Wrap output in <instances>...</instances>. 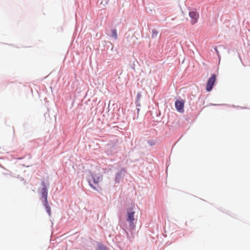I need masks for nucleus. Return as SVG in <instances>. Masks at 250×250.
<instances>
[{
  "mask_svg": "<svg viewBox=\"0 0 250 250\" xmlns=\"http://www.w3.org/2000/svg\"><path fill=\"white\" fill-rule=\"evenodd\" d=\"M184 101L183 100H177L175 102V107L178 111L183 113L184 110Z\"/></svg>",
  "mask_w": 250,
  "mask_h": 250,
  "instance_id": "5",
  "label": "nucleus"
},
{
  "mask_svg": "<svg viewBox=\"0 0 250 250\" xmlns=\"http://www.w3.org/2000/svg\"><path fill=\"white\" fill-rule=\"evenodd\" d=\"M153 144H152V143H150V145H152Z\"/></svg>",
  "mask_w": 250,
  "mask_h": 250,
  "instance_id": "12",
  "label": "nucleus"
},
{
  "mask_svg": "<svg viewBox=\"0 0 250 250\" xmlns=\"http://www.w3.org/2000/svg\"><path fill=\"white\" fill-rule=\"evenodd\" d=\"M44 206L48 215L49 216L51 215V208L48 205L47 200H46V201H44Z\"/></svg>",
  "mask_w": 250,
  "mask_h": 250,
  "instance_id": "7",
  "label": "nucleus"
},
{
  "mask_svg": "<svg viewBox=\"0 0 250 250\" xmlns=\"http://www.w3.org/2000/svg\"><path fill=\"white\" fill-rule=\"evenodd\" d=\"M189 17L191 19V23L192 25L195 24L197 23L199 19V14L197 12L194 11L190 12L189 13Z\"/></svg>",
  "mask_w": 250,
  "mask_h": 250,
  "instance_id": "4",
  "label": "nucleus"
},
{
  "mask_svg": "<svg viewBox=\"0 0 250 250\" xmlns=\"http://www.w3.org/2000/svg\"><path fill=\"white\" fill-rule=\"evenodd\" d=\"M111 34L113 37H114V39H117L118 35L116 29H113L111 31Z\"/></svg>",
  "mask_w": 250,
  "mask_h": 250,
  "instance_id": "8",
  "label": "nucleus"
},
{
  "mask_svg": "<svg viewBox=\"0 0 250 250\" xmlns=\"http://www.w3.org/2000/svg\"><path fill=\"white\" fill-rule=\"evenodd\" d=\"M97 250H106V248L103 245H99L97 248Z\"/></svg>",
  "mask_w": 250,
  "mask_h": 250,
  "instance_id": "11",
  "label": "nucleus"
},
{
  "mask_svg": "<svg viewBox=\"0 0 250 250\" xmlns=\"http://www.w3.org/2000/svg\"><path fill=\"white\" fill-rule=\"evenodd\" d=\"M135 212L133 208H128L127 209L126 221L129 223L130 228H134L135 225L134 221H135Z\"/></svg>",
  "mask_w": 250,
  "mask_h": 250,
  "instance_id": "1",
  "label": "nucleus"
},
{
  "mask_svg": "<svg viewBox=\"0 0 250 250\" xmlns=\"http://www.w3.org/2000/svg\"><path fill=\"white\" fill-rule=\"evenodd\" d=\"M42 189L41 193L42 195V197L44 199V201H46L47 200V189L46 187L44 181H42Z\"/></svg>",
  "mask_w": 250,
  "mask_h": 250,
  "instance_id": "6",
  "label": "nucleus"
},
{
  "mask_svg": "<svg viewBox=\"0 0 250 250\" xmlns=\"http://www.w3.org/2000/svg\"><path fill=\"white\" fill-rule=\"evenodd\" d=\"M158 32L155 29H153L152 31V38H154L158 35Z\"/></svg>",
  "mask_w": 250,
  "mask_h": 250,
  "instance_id": "10",
  "label": "nucleus"
},
{
  "mask_svg": "<svg viewBox=\"0 0 250 250\" xmlns=\"http://www.w3.org/2000/svg\"><path fill=\"white\" fill-rule=\"evenodd\" d=\"M92 176L94 183L96 185H98L99 183V182L102 181L103 176L102 175L93 174L92 175ZM89 184L90 186L95 190L99 191L102 189L101 188L99 185H97V187L94 186L91 184L90 182H89Z\"/></svg>",
  "mask_w": 250,
  "mask_h": 250,
  "instance_id": "2",
  "label": "nucleus"
},
{
  "mask_svg": "<svg viewBox=\"0 0 250 250\" xmlns=\"http://www.w3.org/2000/svg\"><path fill=\"white\" fill-rule=\"evenodd\" d=\"M122 175V173L121 171L116 174L115 180L118 182H119V180L121 178Z\"/></svg>",
  "mask_w": 250,
  "mask_h": 250,
  "instance_id": "9",
  "label": "nucleus"
},
{
  "mask_svg": "<svg viewBox=\"0 0 250 250\" xmlns=\"http://www.w3.org/2000/svg\"><path fill=\"white\" fill-rule=\"evenodd\" d=\"M215 50H216V51L217 52H218V51H217V49H216Z\"/></svg>",
  "mask_w": 250,
  "mask_h": 250,
  "instance_id": "13",
  "label": "nucleus"
},
{
  "mask_svg": "<svg viewBox=\"0 0 250 250\" xmlns=\"http://www.w3.org/2000/svg\"><path fill=\"white\" fill-rule=\"evenodd\" d=\"M216 81V75L212 74L211 77L208 79L206 86V89L208 91H210L213 87L214 83Z\"/></svg>",
  "mask_w": 250,
  "mask_h": 250,
  "instance_id": "3",
  "label": "nucleus"
}]
</instances>
